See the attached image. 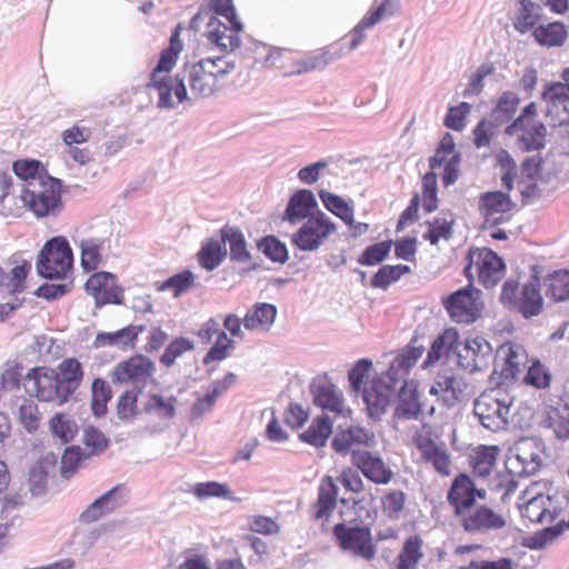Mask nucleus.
Here are the masks:
<instances>
[{
  "mask_svg": "<svg viewBox=\"0 0 569 569\" xmlns=\"http://www.w3.org/2000/svg\"><path fill=\"white\" fill-rule=\"evenodd\" d=\"M180 32V26L176 27L169 46L161 51L158 63L147 82V87L156 90L159 96V108H174L178 103L189 100L186 80L193 98L213 96L222 87L226 77L236 69L234 61L227 56L206 57L196 62L184 63L183 77L180 78L177 74L172 78L170 72L183 50Z\"/></svg>",
  "mask_w": 569,
  "mask_h": 569,
  "instance_id": "1",
  "label": "nucleus"
},
{
  "mask_svg": "<svg viewBox=\"0 0 569 569\" xmlns=\"http://www.w3.org/2000/svg\"><path fill=\"white\" fill-rule=\"evenodd\" d=\"M486 495V490L478 489L472 478L465 472L458 473L448 489V505L459 526L468 533L499 530L507 523L502 513L486 505L477 506V499L485 500Z\"/></svg>",
  "mask_w": 569,
  "mask_h": 569,
  "instance_id": "2",
  "label": "nucleus"
},
{
  "mask_svg": "<svg viewBox=\"0 0 569 569\" xmlns=\"http://www.w3.org/2000/svg\"><path fill=\"white\" fill-rule=\"evenodd\" d=\"M422 353L421 347L408 345L393 358L388 370L363 389V400L371 417L380 418L386 412L396 387L407 378Z\"/></svg>",
  "mask_w": 569,
  "mask_h": 569,
  "instance_id": "3",
  "label": "nucleus"
},
{
  "mask_svg": "<svg viewBox=\"0 0 569 569\" xmlns=\"http://www.w3.org/2000/svg\"><path fill=\"white\" fill-rule=\"evenodd\" d=\"M251 54L254 67L274 68L284 77L310 72L328 63L325 52L301 54L289 49L270 48L264 43H256Z\"/></svg>",
  "mask_w": 569,
  "mask_h": 569,
  "instance_id": "4",
  "label": "nucleus"
},
{
  "mask_svg": "<svg viewBox=\"0 0 569 569\" xmlns=\"http://www.w3.org/2000/svg\"><path fill=\"white\" fill-rule=\"evenodd\" d=\"M227 23L220 18L211 14L208 10H198L190 21V27L194 30L200 29L204 22L203 36L207 41L222 52H232L240 47V32L242 23L239 19H226Z\"/></svg>",
  "mask_w": 569,
  "mask_h": 569,
  "instance_id": "5",
  "label": "nucleus"
},
{
  "mask_svg": "<svg viewBox=\"0 0 569 569\" xmlns=\"http://www.w3.org/2000/svg\"><path fill=\"white\" fill-rule=\"evenodd\" d=\"M505 133L516 138V146L522 152L543 149L547 129L538 119V104L533 101L528 103L521 113L506 127Z\"/></svg>",
  "mask_w": 569,
  "mask_h": 569,
  "instance_id": "6",
  "label": "nucleus"
},
{
  "mask_svg": "<svg viewBox=\"0 0 569 569\" xmlns=\"http://www.w3.org/2000/svg\"><path fill=\"white\" fill-rule=\"evenodd\" d=\"M512 402V398L505 390L490 389L475 400L473 413L485 428L499 431L508 425Z\"/></svg>",
  "mask_w": 569,
  "mask_h": 569,
  "instance_id": "7",
  "label": "nucleus"
},
{
  "mask_svg": "<svg viewBox=\"0 0 569 569\" xmlns=\"http://www.w3.org/2000/svg\"><path fill=\"white\" fill-rule=\"evenodd\" d=\"M73 267L72 249L64 237L48 240L37 258V271L42 278L64 279Z\"/></svg>",
  "mask_w": 569,
  "mask_h": 569,
  "instance_id": "8",
  "label": "nucleus"
},
{
  "mask_svg": "<svg viewBox=\"0 0 569 569\" xmlns=\"http://www.w3.org/2000/svg\"><path fill=\"white\" fill-rule=\"evenodd\" d=\"M500 301L526 319L539 316L543 310V298L537 278L522 287L513 280L506 281L501 288Z\"/></svg>",
  "mask_w": 569,
  "mask_h": 569,
  "instance_id": "9",
  "label": "nucleus"
},
{
  "mask_svg": "<svg viewBox=\"0 0 569 569\" xmlns=\"http://www.w3.org/2000/svg\"><path fill=\"white\" fill-rule=\"evenodd\" d=\"M467 260L468 263L465 268L466 277L470 281L477 278L486 288L495 287L505 276L506 264L491 249L470 248Z\"/></svg>",
  "mask_w": 569,
  "mask_h": 569,
  "instance_id": "10",
  "label": "nucleus"
},
{
  "mask_svg": "<svg viewBox=\"0 0 569 569\" xmlns=\"http://www.w3.org/2000/svg\"><path fill=\"white\" fill-rule=\"evenodd\" d=\"M338 547L347 553L370 561L377 549L373 543L371 529L368 526H348L337 523L332 529Z\"/></svg>",
  "mask_w": 569,
  "mask_h": 569,
  "instance_id": "11",
  "label": "nucleus"
},
{
  "mask_svg": "<svg viewBox=\"0 0 569 569\" xmlns=\"http://www.w3.org/2000/svg\"><path fill=\"white\" fill-rule=\"evenodd\" d=\"M337 231V224L322 211L311 214L293 233L291 242L302 251H315Z\"/></svg>",
  "mask_w": 569,
  "mask_h": 569,
  "instance_id": "12",
  "label": "nucleus"
},
{
  "mask_svg": "<svg viewBox=\"0 0 569 569\" xmlns=\"http://www.w3.org/2000/svg\"><path fill=\"white\" fill-rule=\"evenodd\" d=\"M442 305L451 320L465 325L475 322L483 308L480 291L471 286L455 291L442 300Z\"/></svg>",
  "mask_w": 569,
  "mask_h": 569,
  "instance_id": "13",
  "label": "nucleus"
},
{
  "mask_svg": "<svg viewBox=\"0 0 569 569\" xmlns=\"http://www.w3.org/2000/svg\"><path fill=\"white\" fill-rule=\"evenodd\" d=\"M156 365L144 355H133L120 361L112 371L111 378L114 383H131L133 388L144 387L148 382L154 381Z\"/></svg>",
  "mask_w": 569,
  "mask_h": 569,
  "instance_id": "14",
  "label": "nucleus"
},
{
  "mask_svg": "<svg viewBox=\"0 0 569 569\" xmlns=\"http://www.w3.org/2000/svg\"><path fill=\"white\" fill-rule=\"evenodd\" d=\"M413 446L419 450L425 462L432 465L442 477L451 472V458L443 445H438L430 427L422 426L412 437Z\"/></svg>",
  "mask_w": 569,
  "mask_h": 569,
  "instance_id": "15",
  "label": "nucleus"
},
{
  "mask_svg": "<svg viewBox=\"0 0 569 569\" xmlns=\"http://www.w3.org/2000/svg\"><path fill=\"white\" fill-rule=\"evenodd\" d=\"M413 446L419 450L425 462L432 465L442 477L451 472V458L443 445H438L430 427L422 426L412 437Z\"/></svg>",
  "mask_w": 569,
  "mask_h": 569,
  "instance_id": "16",
  "label": "nucleus"
},
{
  "mask_svg": "<svg viewBox=\"0 0 569 569\" xmlns=\"http://www.w3.org/2000/svg\"><path fill=\"white\" fill-rule=\"evenodd\" d=\"M546 102V118L551 127L569 124V86L562 82H547L541 92Z\"/></svg>",
  "mask_w": 569,
  "mask_h": 569,
  "instance_id": "17",
  "label": "nucleus"
},
{
  "mask_svg": "<svg viewBox=\"0 0 569 569\" xmlns=\"http://www.w3.org/2000/svg\"><path fill=\"white\" fill-rule=\"evenodd\" d=\"M352 466L375 485H388L395 477L391 467L377 453L368 450H353Z\"/></svg>",
  "mask_w": 569,
  "mask_h": 569,
  "instance_id": "18",
  "label": "nucleus"
},
{
  "mask_svg": "<svg viewBox=\"0 0 569 569\" xmlns=\"http://www.w3.org/2000/svg\"><path fill=\"white\" fill-rule=\"evenodd\" d=\"M461 157L456 151L455 139L450 133H445L441 138L435 154L429 159L430 171L440 168L443 164L442 183L448 187L455 183L459 177Z\"/></svg>",
  "mask_w": 569,
  "mask_h": 569,
  "instance_id": "19",
  "label": "nucleus"
},
{
  "mask_svg": "<svg viewBox=\"0 0 569 569\" xmlns=\"http://www.w3.org/2000/svg\"><path fill=\"white\" fill-rule=\"evenodd\" d=\"M87 292L93 297L97 306L120 305L123 290L117 283V277L107 271H96L86 281Z\"/></svg>",
  "mask_w": 569,
  "mask_h": 569,
  "instance_id": "20",
  "label": "nucleus"
},
{
  "mask_svg": "<svg viewBox=\"0 0 569 569\" xmlns=\"http://www.w3.org/2000/svg\"><path fill=\"white\" fill-rule=\"evenodd\" d=\"M26 380L31 385L28 388L29 392L40 401H57L60 405L66 402L62 401L56 370L48 367H37L27 373Z\"/></svg>",
  "mask_w": 569,
  "mask_h": 569,
  "instance_id": "21",
  "label": "nucleus"
},
{
  "mask_svg": "<svg viewBox=\"0 0 569 569\" xmlns=\"http://www.w3.org/2000/svg\"><path fill=\"white\" fill-rule=\"evenodd\" d=\"M512 208L510 197L501 191L482 193L479 198V209L483 216V229L488 230L509 220Z\"/></svg>",
  "mask_w": 569,
  "mask_h": 569,
  "instance_id": "22",
  "label": "nucleus"
},
{
  "mask_svg": "<svg viewBox=\"0 0 569 569\" xmlns=\"http://www.w3.org/2000/svg\"><path fill=\"white\" fill-rule=\"evenodd\" d=\"M21 200L37 217H44L56 211L60 204V191L56 187V181L50 178V182L43 183L42 190H23Z\"/></svg>",
  "mask_w": 569,
  "mask_h": 569,
  "instance_id": "23",
  "label": "nucleus"
},
{
  "mask_svg": "<svg viewBox=\"0 0 569 569\" xmlns=\"http://www.w3.org/2000/svg\"><path fill=\"white\" fill-rule=\"evenodd\" d=\"M467 388L468 385L461 377L442 371L437 375L429 392L439 397L446 406L452 407L467 398Z\"/></svg>",
  "mask_w": 569,
  "mask_h": 569,
  "instance_id": "24",
  "label": "nucleus"
},
{
  "mask_svg": "<svg viewBox=\"0 0 569 569\" xmlns=\"http://www.w3.org/2000/svg\"><path fill=\"white\" fill-rule=\"evenodd\" d=\"M311 393L316 406L341 416L350 413L345 406L342 392L327 377L313 381Z\"/></svg>",
  "mask_w": 569,
  "mask_h": 569,
  "instance_id": "25",
  "label": "nucleus"
},
{
  "mask_svg": "<svg viewBox=\"0 0 569 569\" xmlns=\"http://www.w3.org/2000/svg\"><path fill=\"white\" fill-rule=\"evenodd\" d=\"M126 486L120 483L96 499L80 516L83 522H93L113 512L124 503Z\"/></svg>",
  "mask_w": 569,
  "mask_h": 569,
  "instance_id": "26",
  "label": "nucleus"
},
{
  "mask_svg": "<svg viewBox=\"0 0 569 569\" xmlns=\"http://www.w3.org/2000/svg\"><path fill=\"white\" fill-rule=\"evenodd\" d=\"M375 435L369 432L362 427L352 426L345 430H338L332 439V449L341 455L346 456L353 450H358V447H372L375 445Z\"/></svg>",
  "mask_w": 569,
  "mask_h": 569,
  "instance_id": "27",
  "label": "nucleus"
},
{
  "mask_svg": "<svg viewBox=\"0 0 569 569\" xmlns=\"http://www.w3.org/2000/svg\"><path fill=\"white\" fill-rule=\"evenodd\" d=\"M500 452L497 445H478L471 448L468 452V465L473 477H489L496 468Z\"/></svg>",
  "mask_w": 569,
  "mask_h": 569,
  "instance_id": "28",
  "label": "nucleus"
},
{
  "mask_svg": "<svg viewBox=\"0 0 569 569\" xmlns=\"http://www.w3.org/2000/svg\"><path fill=\"white\" fill-rule=\"evenodd\" d=\"M519 511L523 519L531 523L547 525V513L542 499L540 483L536 482L526 488L520 497Z\"/></svg>",
  "mask_w": 569,
  "mask_h": 569,
  "instance_id": "29",
  "label": "nucleus"
},
{
  "mask_svg": "<svg viewBox=\"0 0 569 569\" xmlns=\"http://www.w3.org/2000/svg\"><path fill=\"white\" fill-rule=\"evenodd\" d=\"M398 393V402L395 408V419H417L421 411L419 401L418 382L416 380H407L405 378Z\"/></svg>",
  "mask_w": 569,
  "mask_h": 569,
  "instance_id": "30",
  "label": "nucleus"
},
{
  "mask_svg": "<svg viewBox=\"0 0 569 569\" xmlns=\"http://www.w3.org/2000/svg\"><path fill=\"white\" fill-rule=\"evenodd\" d=\"M56 377L59 381L62 401H68L83 379L82 365L76 358H67L58 366Z\"/></svg>",
  "mask_w": 569,
  "mask_h": 569,
  "instance_id": "31",
  "label": "nucleus"
},
{
  "mask_svg": "<svg viewBox=\"0 0 569 569\" xmlns=\"http://www.w3.org/2000/svg\"><path fill=\"white\" fill-rule=\"evenodd\" d=\"M317 208L318 203L313 193L310 190L300 189L290 197L284 210V219L295 224L308 219Z\"/></svg>",
  "mask_w": 569,
  "mask_h": 569,
  "instance_id": "32",
  "label": "nucleus"
},
{
  "mask_svg": "<svg viewBox=\"0 0 569 569\" xmlns=\"http://www.w3.org/2000/svg\"><path fill=\"white\" fill-rule=\"evenodd\" d=\"M339 488L331 476H325L320 480L318 498L313 505L315 518L327 520L336 509Z\"/></svg>",
  "mask_w": 569,
  "mask_h": 569,
  "instance_id": "33",
  "label": "nucleus"
},
{
  "mask_svg": "<svg viewBox=\"0 0 569 569\" xmlns=\"http://www.w3.org/2000/svg\"><path fill=\"white\" fill-rule=\"evenodd\" d=\"M277 317L276 306L267 302L254 303L243 317V326L251 331H268Z\"/></svg>",
  "mask_w": 569,
  "mask_h": 569,
  "instance_id": "34",
  "label": "nucleus"
},
{
  "mask_svg": "<svg viewBox=\"0 0 569 569\" xmlns=\"http://www.w3.org/2000/svg\"><path fill=\"white\" fill-rule=\"evenodd\" d=\"M547 525L552 523L569 508V489L549 485L542 492Z\"/></svg>",
  "mask_w": 569,
  "mask_h": 569,
  "instance_id": "35",
  "label": "nucleus"
},
{
  "mask_svg": "<svg viewBox=\"0 0 569 569\" xmlns=\"http://www.w3.org/2000/svg\"><path fill=\"white\" fill-rule=\"evenodd\" d=\"M498 356L502 358L501 376L505 379H515L527 362V353L521 346L512 342L503 343Z\"/></svg>",
  "mask_w": 569,
  "mask_h": 569,
  "instance_id": "36",
  "label": "nucleus"
},
{
  "mask_svg": "<svg viewBox=\"0 0 569 569\" xmlns=\"http://www.w3.org/2000/svg\"><path fill=\"white\" fill-rule=\"evenodd\" d=\"M178 400L173 396L166 397L160 392H149L142 403V412L158 419H172L176 415Z\"/></svg>",
  "mask_w": 569,
  "mask_h": 569,
  "instance_id": "37",
  "label": "nucleus"
},
{
  "mask_svg": "<svg viewBox=\"0 0 569 569\" xmlns=\"http://www.w3.org/2000/svg\"><path fill=\"white\" fill-rule=\"evenodd\" d=\"M395 4L391 0H383L376 9L370 11L351 32V48L355 49L365 38V30L373 27L383 18L391 16L395 12Z\"/></svg>",
  "mask_w": 569,
  "mask_h": 569,
  "instance_id": "38",
  "label": "nucleus"
},
{
  "mask_svg": "<svg viewBox=\"0 0 569 569\" xmlns=\"http://www.w3.org/2000/svg\"><path fill=\"white\" fill-rule=\"evenodd\" d=\"M106 240L100 238L83 239L80 243V264L86 272L94 271L103 261Z\"/></svg>",
  "mask_w": 569,
  "mask_h": 569,
  "instance_id": "39",
  "label": "nucleus"
},
{
  "mask_svg": "<svg viewBox=\"0 0 569 569\" xmlns=\"http://www.w3.org/2000/svg\"><path fill=\"white\" fill-rule=\"evenodd\" d=\"M459 345V333L455 328L446 329L432 342L423 366H430L437 362L441 357L455 351Z\"/></svg>",
  "mask_w": 569,
  "mask_h": 569,
  "instance_id": "40",
  "label": "nucleus"
},
{
  "mask_svg": "<svg viewBox=\"0 0 569 569\" xmlns=\"http://www.w3.org/2000/svg\"><path fill=\"white\" fill-rule=\"evenodd\" d=\"M423 540L418 535L407 538L397 556V569H417L423 557Z\"/></svg>",
  "mask_w": 569,
  "mask_h": 569,
  "instance_id": "41",
  "label": "nucleus"
},
{
  "mask_svg": "<svg viewBox=\"0 0 569 569\" xmlns=\"http://www.w3.org/2000/svg\"><path fill=\"white\" fill-rule=\"evenodd\" d=\"M332 433V421L326 416L316 417L306 431L300 435L302 441L315 447H323Z\"/></svg>",
  "mask_w": 569,
  "mask_h": 569,
  "instance_id": "42",
  "label": "nucleus"
},
{
  "mask_svg": "<svg viewBox=\"0 0 569 569\" xmlns=\"http://www.w3.org/2000/svg\"><path fill=\"white\" fill-rule=\"evenodd\" d=\"M535 40L545 47H560L567 39V29L562 22H549L533 29Z\"/></svg>",
  "mask_w": 569,
  "mask_h": 569,
  "instance_id": "43",
  "label": "nucleus"
},
{
  "mask_svg": "<svg viewBox=\"0 0 569 569\" xmlns=\"http://www.w3.org/2000/svg\"><path fill=\"white\" fill-rule=\"evenodd\" d=\"M411 268L407 264H385L371 277L370 284L372 288L387 290L392 283L411 273Z\"/></svg>",
  "mask_w": 569,
  "mask_h": 569,
  "instance_id": "44",
  "label": "nucleus"
},
{
  "mask_svg": "<svg viewBox=\"0 0 569 569\" xmlns=\"http://www.w3.org/2000/svg\"><path fill=\"white\" fill-rule=\"evenodd\" d=\"M226 254L222 240L209 239L202 243L197 257L201 267L213 270L222 262Z\"/></svg>",
  "mask_w": 569,
  "mask_h": 569,
  "instance_id": "45",
  "label": "nucleus"
},
{
  "mask_svg": "<svg viewBox=\"0 0 569 569\" xmlns=\"http://www.w3.org/2000/svg\"><path fill=\"white\" fill-rule=\"evenodd\" d=\"M221 239L223 244L229 243L232 260L247 262L250 259L244 237L240 230L224 227L221 229Z\"/></svg>",
  "mask_w": 569,
  "mask_h": 569,
  "instance_id": "46",
  "label": "nucleus"
},
{
  "mask_svg": "<svg viewBox=\"0 0 569 569\" xmlns=\"http://www.w3.org/2000/svg\"><path fill=\"white\" fill-rule=\"evenodd\" d=\"M112 392L109 383L101 379L96 378L91 386V410L92 413L100 418L108 411V402L111 400Z\"/></svg>",
  "mask_w": 569,
  "mask_h": 569,
  "instance_id": "47",
  "label": "nucleus"
},
{
  "mask_svg": "<svg viewBox=\"0 0 569 569\" xmlns=\"http://www.w3.org/2000/svg\"><path fill=\"white\" fill-rule=\"evenodd\" d=\"M189 492L199 500L208 498H223L232 501L238 500L227 483L218 481L198 482L189 490Z\"/></svg>",
  "mask_w": 569,
  "mask_h": 569,
  "instance_id": "48",
  "label": "nucleus"
},
{
  "mask_svg": "<svg viewBox=\"0 0 569 569\" xmlns=\"http://www.w3.org/2000/svg\"><path fill=\"white\" fill-rule=\"evenodd\" d=\"M546 295L557 302L569 299V270H558L548 276Z\"/></svg>",
  "mask_w": 569,
  "mask_h": 569,
  "instance_id": "49",
  "label": "nucleus"
},
{
  "mask_svg": "<svg viewBox=\"0 0 569 569\" xmlns=\"http://www.w3.org/2000/svg\"><path fill=\"white\" fill-rule=\"evenodd\" d=\"M141 393V388H132L120 395L117 402V416L120 420H132L141 411L138 406V398Z\"/></svg>",
  "mask_w": 569,
  "mask_h": 569,
  "instance_id": "50",
  "label": "nucleus"
},
{
  "mask_svg": "<svg viewBox=\"0 0 569 569\" xmlns=\"http://www.w3.org/2000/svg\"><path fill=\"white\" fill-rule=\"evenodd\" d=\"M194 349V342L186 337L174 338L164 349L160 357V362L167 368L174 365L176 360L182 357L184 353L190 352Z\"/></svg>",
  "mask_w": 569,
  "mask_h": 569,
  "instance_id": "51",
  "label": "nucleus"
},
{
  "mask_svg": "<svg viewBox=\"0 0 569 569\" xmlns=\"http://www.w3.org/2000/svg\"><path fill=\"white\" fill-rule=\"evenodd\" d=\"M453 219L447 217H437L428 222V231L423 234V239L430 244L437 246L441 239L449 240L452 236Z\"/></svg>",
  "mask_w": 569,
  "mask_h": 569,
  "instance_id": "52",
  "label": "nucleus"
},
{
  "mask_svg": "<svg viewBox=\"0 0 569 569\" xmlns=\"http://www.w3.org/2000/svg\"><path fill=\"white\" fill-rule=\"evenodd\" d=\"M138 332L132 326L122 328L116 332L99 333L96 338L98 347L122 345L123 347H133Z\"/></svg>",
  "mask_w": 569,
  "mask_h": 569,
  "instance_id": "53",
  "label": "nucleus"
},
{
  "mask_svg": "<svg viewBox=\"0 0 569 569\" xmlns=\"http://www.w3.org/2000/svg\"><path fill=\"white\" fill-rule=\"evenodd\" d=\"M319 197L323 206L343 222H350L353 217V209L339 196L329 191H319Z\"/></svg>",
  "mask_w": 569,
  "mask_h": 569,
  "instance_id": "54",
  "label": "nucleus"
},
{
  "mask_svg": "<svg viewBox=\"0 0 569 569\" xmlns=\"http://www.w3.org/2000/svg\"><path fill=\"white\" fill-rule=\"evenodd\" d=\"M421 201L423 210L427 213H431L438 209L437 174L433 171H429L422 177Z\"/></svg>",
  "mask_w": 569,
  "mask_h": 569,
  "instance_id": "55",
  "label": "nucleus"
},
{
  "mask_svg": "<svg viewBox=\"0 0 569 569\" xmlns=\"http://www.w3.org/2000/svg\"><path fill=\"white\" fill-rule=\"evenodd\" d=\"M392 240H386L367 247L358 258L361 266H376L382 262L390 253Z\"/></svg>",
  "mask_w": 569,
  "mask_h": 569,
  "instance_id": "56",
  "label": "nucleus"
},
{
  "mask_svg": "<svg viewBox=\"0 0 569 569\" xmlns=\"http://www.w3.org/2000/svg\"><path fill=\"white\" fill-rule=\"evenodd\" d=\"M406 505V493L401 490H389L381 498V510L390 519H399Z\"/></svg>",
  "mask_w": 569,
  "mask_h": 569,
  "instance_id": "57",
  "label": "nucleus"
},
{
  "mask_svg": "<svg viewBox=\"0 0 569 569\" xmlns=\"http://www.w3.org/2000/svg\"><path fill=\"white\" fill-rule=\"evenodd\" d=\"M31 268V262L24 260L11 269L3 284L9 293H20L26 289V279Z\"/></svg>",
  "mask_w": 569,
  "mask_h": 569,
  "instance_id": "58",
  "label": "nucleus"
},
{
  "mask_svg": "<svg viewBox=\"0 0 569 569\" xmlns=\"http://www.w3.org/2000/svg\"><path fill=\"white\" fill-rule=\"evenodd\" d=\"M548 426L555 431L558 438L569 439V408H553L548 410Z\"/></svg>",
  "mask_w": 569,
  "mask_h": 569,
  "instance_id": "59",
  "label": "nucleus"
},
{
  "mask_svg": "<svg viewBox=\"0 0 569 569\" xmlns=\"http://www.w3.org/2000/svg\"><path fill=\"white\" fill-rule=\"evenodd\" d=\"M52 433L62 442L67 443L73 440L78 428L77 425L63 413H56L50 420Z\"/></svg>",
  "mask_w": 569,
  "mask_h": 569,
  "instance_id": "60",
  "label": "nucleus"
},
{
  "mask_svg": "<svg viewBox=\"0 0 569 569\" xmlns=\"http://www.w3.org/2000/svg\"><path fill=\"white\" fill-rule=\"evenodd\" d=\"M520 8L518 10L513 26L516 30L525 33L533 28L539 19L535 11V3L531 0H519Z\"/></svg>",
  "mask_w": 569,
  "mask_h": 569,
  "instance_id": "61",
  "label": "nucleus"
},
{
  "mask_svg": "<svg viewBox=\"0 0 569 569\" xmlns=\"http://www.w3.org/2000/svg\"><path fill=\"white\" fill-rule=\"evenodd\" d=\"M12 169L19 178L26 181L34 179L42 180V174L46 171L42 163L33 159L17 160L13 162Z\"/></svg>",
  "mask_w": 569,
  "mask_h": 569,
  "instance_id": "62",
  "label": "nucleus"
},
{
  "mask_svg": "<svg viewBox=\"0 0 569 569\" xmlns=\"http://www.w3.org/2000/svg\"><path fill=\"white\" fill-rule=\"evenodd\" d=\"M194 283V276L191 271L184 270L170 278L159 287L160 290H170L174 297H179L182 292L187 291Z\"/></svg>",
  "mask_w": 569,
  "mask_h": 569,
  "instance_id": "63",
  "label": "nucleus"
},
{
  "mask_svg": "<svg viewBox=\"0 0 569 569\" xmlns=\"http://www.w3.org/2000/svg\"><path fill=\"white\" fill-rule=\"evenodd\" d=\"M231 349H233L232 339H230L226 332L221 331L213 346L203 357V363L209 365L210 362L226 359Z\"/></svg>",
  "mask_w": 569,
  "mask_h": 569,
  "instance_id": "64",
  "label": "nucleus"
}]
</instances>
